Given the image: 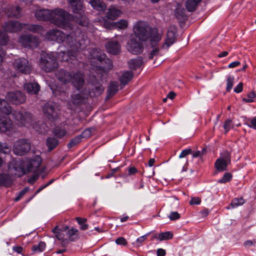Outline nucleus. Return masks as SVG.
I'll return each instance as SVG.
<instances>
[{"label": "nucleus", "mask_w": 256, "mask_h": 256, "mask_svg": "<svg viewBox=\"0 0 256 256\" xmlns=\"http://www.w3.org/2000/svg\"><path fill=\"white\" fill-rule=\"evenodd\" d=\"M248 122H250L248 124L249 127L256 130V116L248 120Z\"/></svg>", "instance_id": "8fccbe9b"}, {"label": "nucleus", "mask_w": 256, "mask_h": 256, "mask_svg": "<svg viewBox=\"0 0 256 256\" xmlns=\"http://www.w3.org/2000/svg\"><path fill=\"white\" fill-rule=\"evenodd\" d=\"M230 154L228 152H225L223 156L218 158L215 162V168L219 171L226 170L228 164L230 162Z\"/></svg>", "instance_id": "dca6fc26"}, {"label": "nucleus", "mask_w": 256, "mask_h": 256, "mask_svg": "<svg viewBox=\"0 0 256 256\" xmlns=\"http://www.w3.org/2000/svg\"><path fill=\"white\" fill-rule=\"evenodd\" d=\"M13 250L18 254H21L22 252L23 248L20 246H15L13 247Z\"/></svg>", "instance_id": "e2e57ef3"}, {"label": "nucleus", "mask_w": 256, "mask_h": 256, "mask_svg": "<svg viewBox=\"0 0 256 256\" xmlns=\"http://www.w3.org/2000/svg\"><path fill=\"white\" fill-rule=\"evenodd\" d=\"M66 235L70 241H74L78 238V230L76 228H72L67 230Z\"/></svg>", "instance_id": "f704fd0d"}, {"label": "nucleus", "mask_w": 256, "mask_h": 256, "mask_svg": "<svg viewBox=\"0 0 256 256\" xmlns=\"http://www.w3.org/2000/svg\"><path fill=\"white\" fill-rule=\"evenodd\" d=\"M28 190L29 188L26 187L21 190L19 192L18 195L15 198V201L17 202L19 200L26 194V193L28 192Z\"/></svg>", "instance_id": "09e8293b"}, {"label": "nucleus", "mask_w": 256, "mask_h": 256, "mask_svg": "<svg viewBox=\"0 0 256 256\" xmlns=\"http://www.w3.org/2000/svg\"><path fill=\"white\" fill-rule=\"evenodd\" d=\"M8 42V38L6 33L0 30V46L6 45Z\"/></svg>", "instance_id": "79ce46f5"}, {"label": "nucleus", "mask_w": 256, "mask_h": 256, "mask_svg": "<svg viewBox=\"0 0 256 256\" xmlns=\"http://www.w3.org/2000/svg\"><path fill=\"white\" fill-rule=\"evenodd\" d=\"M134 33L140 41H146L148 38L153 46V43L158 42L162 38V34L158 28H152L145 22H138L134 26Z\"/></svg>", "instance_id": "39448f33"}, {"label": "nucleus", "mask_w": 256, "mask_h": 256, "mask_svg": "<svg viewBox=\"0 0 256 256\" xmlns=\"http://www.w3.org/2000/svg\"><path fill=\"white\" fill-rule=\"evenodd\" d=\"M56 75L58 79L64 84L72 82L76 89L80 90L84 85V74L79 71L69 72L61 69L56 72Z\"/></svg>", "instance_id": "0eeeda50"}, {"label": "nucleus", "mask_w": 256, "mask_h": 256, "mask_svg": "<svg viewBox=\"0 0 256 256\" xmlns=\"http://www.w3.org/2000/svg\"><path fill=\"white\" fill-rule=\"evenodd\" d=\"M63 88L62 87H57L56 89L51 88L53 94L55 96H60V98L62 100H66L68 96V94L66 90H62Z\"/></svg>", "instance_id": "a878e982"}, {"label": "nucleus", "mask_w": 256, "mask_h": 256, "mask_svg": "<svg viewBox=\"0 0 256 256\" xmlns=\"http://www.w3.org/2000/svg\"><path fill=\"white\" fill-rule=\"evenodd\" d=\"M24 89L28 93L36 94L40 90V86L36 82L26 83L24 84Z\"/></svg>", "instance_id": "5701e85b"}, {"label": "nucleus", "mask_w": 256, "mask_h": 256, "mask_svg": "<svg viewBox=\"0 0 256 256\" xmlns=\"http://www.w3.org/2000/svg\"><path fill=\"white\" fill-rule=\"evenodd\" d=\"M117 244L125 246L127 244L126 240L123 237H120L116 240Z\"/></svg>", "instance_id": "603ef678"}, {"label": "nucleus", "mask_w": 256, "mask_h": 256, "mask_svg": "<svg viewBox=\"0 0 256 256\" xmlns=\"http://www.w3.org/2000/svg\"><path fill=\"white\" fill-rule=\"evenodd\" d=\"M142 64V60L140 58L132 59L128 62L130 68L132 70H136L137 68L140 67Z\"/></svg>", "instance_id": "473e14b6"}, {"label": "nucleus", "mask_w": 256, "mask_h": 256, "mask_svg": "<svg viewBox=\"0 0 256 256\" xmlns=\"http://www.w3.org/2000/svg\"><path fill=\"white\" fill-rule=\"evenodd\" d=\"M200 202V200L198 198H192L190 202L191 205L198 204Z\"/></svg>", "instance_id": "13d9d810"}, {"label": "nucleus", "mask_w": 256, "mask_h": 256, "mask_svg": "<svg viewBox=\"0 0 256 256\" xmlns=\"http://www.w3.org/2000/svg\"><path fill=\"white\" fill-rule=\"evenodd\" d=\"M35 16L39 20H50L52 23L63 29H74L70 22L72 18V16L63 9L57 8L53 10H40L36 12Z\"/></svg>", "instance_id": "20e7f679"}, {"label": "nucleus", "mask_w": 256, "mask_h": 256, "mask_svg": "<svg viewBox=\"0 0 256 256\" xmlns=\"http://www.w3.org/2000/svg\"><path fill=\"white\" fill-rule=\"evenodd\" d=\"M38 178V176L34 174V175H33L30 178L28 179V183H30V184H32Z\"/></svg>", "instance_id": "bf43d9fd"}, {"label": "nucleus", "mask_w": 256, "mask_h": 256, "mask_svg": "<svg viewBox=\"0 0 256 256\" xmlns=\"http://www.w3.org/2000/svg\"><path fill=\"white\" fill-rule=\"evenodd\" d=\"M234 81V77L233 76H229L226 80V90L228 92L230 91L233 86Z\"/></svg>", "instance_id": "a18cd8bd"}, {"label": "nucleus", "mask_w": 256, "mask_h": 256, "mask_svg": "<svg viewBox=\"0 0 256 256\" xmlns=\"http://www.w3.org/2000/svg\"><path fill=\"white\" fill-rule=\"evenodd\" d=\"M176 16L180 21H184L186 19V11L184 8L178 5L176 10Z\"/></svg>", "instance_id": "c85d7f7f"}, {"label": "nucleus", "mask_w": 256, "mask_h": 256, "mask_svg": "<svg viewBox=\"0 0 256 256\" xmlns=\"http://www.w3.org/2000/svg\"><path fill=\"white\" fill-rule=\"evenodd\" d=\"M122 14V12L115 6H110L106 14V18L108 20H114Z\"/></svg>", "instance_id": "4be33fe9"}, {"label": "nucleus", "mask_w": 256, "mask_h": 256, "mask_svg": "<svg viewBox=\"0 0 256 256\" xmlns=\"http://www.w3.org/2000/svg\"><path fill=\"white\" fill-rule=\"evenodd\" d=\"M10 152V148L6 142H0V153L8 154Z\"/></svg>", "instance_id": "a19ab883"}, {"label": "nucleus", "mask_w": 256, "mask_h": 256, "mask_svg": "<svg viewBox=\"0 0 256 256\" xmlns=\"http://www.w3.org/2000/svg\"><path fill=\"white\" fill-rule=\"evenodd\" d=\"M54 134L58 138H62L64 136L66 133V130L60 126L56 127L54 130Z\"/></svg>", "instance_id": "4c0bfd02"}, {"label": "nucleus", "mask_w": 256, "mask_h": 256, "mask_svg": "<svg viewBox=\"0 0 256 256\" xmlns=\"http://www.w3.org/2000/svg\"><path fill=\"white\" fill-rule=\"evenodd\" d=\"M82 137L80 135L76 136L71 140L70 142L68 144V148H72L76 144H79L81 141Z\"/></svg>", "instance_id": "c03bdc74"}, {"label": "nucleus", "mask_w": 256, "mask_h": 256, "mask_svg": "<svg viewBox=\"0 0 256 256\" xmlns=\"http://www.w3.org/2000/svg\"><path fill=\"white\" fill-rule=\"evenodd\" d=\"M242 83L240 82L237 86L234 88V92L236 93H240L242 90Z\"/></svg>", "instance_id": "5fc2aeb1"}, {"label": "nucleus", "mask_w": 256, "mask_h": 256, "mask_svg": "<svg viewBox=\"0 0 256 256\" xmlns=\"http://www.w3.org/2000/svg\"><path fill=\"white\" fill-rule=\"evenodd\" d=\"M30 144L26 139H20L14 143V152L18 156L26 154L30 149Z\"/></svg>", "instance_id": "ddd939ff"}, {"label": "nucleus", "mask_w": 256, "mask_h": 256, "mask_svg": "<svg viewBox=\"0 0 256 256\" xmlns=\"http://www.w3.org/2000/svg\"><path fill=\"white\" fill-rule=\"evenodd\" d=\"M166 255V252L162 248H158L157 250V256H164Z\"/></svg>", "instance_id": "0e129e2a"}, {"label": "nucleus", "mask_w": 256, "mask_h": 256, "mask_svg": "<svg viewBox=\"0 0 256 256\" xmlns=\"http://www.w3.org/2000/svg\"><path fill=\"white\" fill-rule=\"evenodd\" d=\"M118 84L117 82H112L107 90V98L114 96L118 90Z\"/></svg>", "instance_id": "393cba45"}, {"label": "nucleus", "mask_w": 256, "mask_h": 256, "mask_svg": "<svg viewBox=\"0 0 256 256\" xmlns=\"http://www.w3.org/2000/svg\"><path fill=\"white\" fill-rule=\"evenodd\" d=\"M45 38L48 40L54 41L58 43L64 42L70 48L66 52L63 50L64 48V46H61L57 53H42L40 66L46 72H50L58 67L56 54L58 58L62 62L76 60L78 52L84 49L89 42L84 34L79 28H76L74 32L66 34L57 29L51 30L46 33Z\"/></svg>", "instance_id": "f257e3e1"}, {"label": "nucleus", "mask_w": 256, "mask_h": 256, "mask_svg": "<svg viewBox=\"0 0 256 256\" xmlns=\"http://www.w3.org/2000/svg\"><path fill=\"white\" fill-rule=\"evenodd\" d=\"M240 62H238V61H235V62H232L231 63H230L228 66V68H236V67H237L238 66L240 65Z\"/></svg>", "instance_id": "052dcab7"}, {"label": "nucleus", "mask_w": 256, "mask_h": 256, "mask_svg": "<svg viewBox=\"0 0 256 256\" xmlns=\"http://www.w3.org/2000/svg\"><path fill=\"white\" fill-rule=\"evenodd\" d=\"M175 96H176V94L174 92H170L167 95V98L172 100L174 98Z\"/></svg>", "instance_id": "774afa93"}, {"label": "nucleus", "mask_w": 256, "mask_h": 256, "mask_svg": "<svg viewBox=\"0 0 256 256\" xmlns=\"http://www.w3.org/2000/svg\"><path fill=\"white\" fill-rule=\"evenodd\" d=\"M232 178V175L229 172H226L223 176L218 180V182L224 184L230 182Z\"/></svg>", "instance_id": "58836bf2"}, {"label": "nucleus", "mask_w": 256, "mask_h": 256, "mask_svg": "<svg viewBox=\"0 0 256 256\" xmlns=\"http://www.w3.org/2000/svg\"><path fill=\"white\" fill-rule=\"evenodd\" d=\"M150 233H147L144 236H141L139 238H138L136 240V242L139 244H142V242H144L147 238V236L149 235Z\"/></svg>", "instance_id": "4d7b16f0"}, {"label": "nucleus", "mask_w": 256, "mask_h": 256, "mask_svg": "<svg viewBox=\"0 0 256 256\" xmlns=\"http://www.w3.org/2000/svg\"><path fill=\"white\" fill-rule=\"evenodd\" d=\"M127 48L132 54H138L142 52V44L136 38H132L128 42Z\"/></svg>", "instance_id": "f3484780"}, {"label": "nucleus", "mask_w": 256, "mask_h": 256, "mask_svg": "<svg viewBox=\"0 0 256 256\" xmlns=\"http://www.w3.org/2000/svg\"><path fill=\"white\" fill-rule=\"evenodd\" d=\"M76 220L80 226V228L82 230H86L88 228V224H86L87 220L86 218L77 217Z\"/></svg>", "instance_id": "ea45409f"}, {"label": "nucleus", "mask_w": 256, "mask_h": 256, "mask_svg": "<svg viewBox=\"0 0 256 256\" xmlns=\"http://www.w3.org/2000/svg\"><path fill=\"white\" fill-rule=\"evenodd\" d=\"M133 78V73L130 71L124 72L120 76V80L123 85L126 84Z\"/></svg>", "instance_id": "cd10ccee"}, {"label": "nucleus", "mask_w": 256, "mask_h": 256, "mask_svg": "<svg viewBox=\"0 0 256 256\" xmlns=\"http://www.w3.org/2000/svg\"><path fill=\"white\" fill-rule=\"evenodd\" d=\"M205 152H206L205 149H203L202 151H199V150L196 151V152H194V153H193L192 156H193V158L198 157L200 156L203 155L205 153Z\"/></svg>", "instance_id": "6e6d98bb"}, {"label": "nucleus", "mask_w": 256, "mask_h": 256, "mask_svg": "<svg viewBox=\"0 0 256 256\" xmlns=\"http://www.w3.org/2000/svg\"><path fill=\"white\" fill-rule=\"evenodd\" d=\"M14 66L18 72L28 74H30L32 66L28 60L25 58H21L16 59L13 63Z\"/></svg>", "instance_id": "9b49d317"}, {"label": "nucleus", "mask_w": 256, "mask_h": 256, "mask_svg": "<svg viewBox=\"0 0 256 256\" xmlns=\"http://www.w3.org/2000/svg\"><path fill=\"white\" fill-rule=\"evenodd\" d=\"M89 2L98 11L104 12L106 9V5L100 0H90Z\"/></svg>", "instance_id": "b1692460"}, {"label": "nucleus", "mask_w": 256, "mask_h": 256, "mask_svg": "<svg viewBox=\"0 0 256 256\" xmlns=\"http://www.w3.org/2000/svg\"><path fill=\"white\" fill-rule=\"evenodd\" d=\"M245 203V200L242 198H234L230 205L226 207L227 209L234 208L242 205Z\"/></svg>", "instance_id": "7c9ffc66"}, {"label": "nucleus", "mask_w": 256, "mask_h": 256, "mask_svg": "<svg viewBox=\"0 0 256 256\" xmlns=\"http://www.w3.org/2000/svg\"><path fill=\"white\" fill-rule=\"evenodd\" d=\"M18 42L24 48H34L38 46L40 40L35 36L25 34L19 38Z\"/></svg>", "instance_id": "4468645a"}, {"label": "nucleus", "mask_w": 256, "mask_h": 256, "mask_svg": "<svg viewBox=\"0 0 256 256\" xmlns=\"http://www.w3.org/2000/svg\"><path fill=\"white\" fill-rule=\"evenodd\" d=\"M232 128L233 124L232 120L230 119L226 120L224 124V128L225 130V133H227Z\"/></svg>", "instance_id": "37998d69"}, {"label": "nucleus", "mask_w": 256, "mask_h": 256, "mask_svg": "<svg viewBox=\"0 0 256 256\" xmlns=\"http://www.w3.org/2000/svg\"><path fill=\"white\" fill-rule=\"evenodd\" d=\"M74 13L76 14L74 20L78 24L86 26L88 20L84 14V8L82 0H68Z\"/></svg>", "instance_id": "6e6552de"}, {"label": "nucleus", "mask_w": 256, "mask_h": 256, "mask_svg": "<svg viewBox=\"0 0 256 256\" xmlns=\"http://www.w3.org/2000/svg\"><path fill=\"white\" fill-rule=\"evenodd\" d=\"M168 218L172 220H176L180 218V214L176 212H172L170 214Z\"/></svg>", "instance_id": "de8ad7c7"}, {"label": "nucleus", "mask_w": 256, "mask_h": 256, "mask_svg": "<svg viewBox=\"0 0 256 256\" xmlns=\"http://www.w3.org/2000/svg\"><path fill=\"white\" fill-rule=\"evenodd\" d=\"M107 52L111 54L116 55L120 51V46L118 42L115 40H110L106 44Z\"/></svg>", "instance_id": "412c9836"}, {"label": "nucleus", "mask_w": 256, "mask_h": 256, "mask_svg": "<svg viewBox=\"0 0 256 256\" xmlns=\"http://www.w3.org/2000/svg\"><path fill=\"white\" fill-rule=\"evenodd\" d=\"M45 242H40L38 244H35L32 248V250L34 254L39 253L43 252L46 248Z\"/></svg>", "instance_id": "c9c22d12"}, {"label": "nucleus", "mask_w": 256, "mask_h": 256, "mask_svg": "<svg viewBox=\"0 0 256 256\" xmlns=\"http://www.w3.org/2000/svg\"><path fill=\"white\" fill-rule=\"evenodd\" d=\"M96 22H100V24L108 29L119 28L122 30L126 28L128 25L127 20H121L118 22H110L106 17L98 18Z\"/></svg>", "instance_id": "f8f14e48"}, {"label": "nucleus", "mask_w": 256, "mask_h": 256, "mask_svg": "<svg viewBox=\"0 0 256 256\" xmlns=\"http://www.w3.org/2000/svg\"><path fill=\"white\" fill-rule=\"evenodd\" d=\"M90 59L92 68L90 71V80L93 79L100 82L106 78L108 72L113 67L112 62L106 58V54L98 48L90 50Z\"/></svg>", "instance_id": "7ed1b4c3"}, {"label": "nucleus", "mask_w": 256, "mask_h": 256, "mask_svg": "<svg viewBox=\"0 0 256 256\" xmlns=\"http://www.w3.org/2000/svg\"><path fill=\"white\" fill-rule=\"evenodd\" d=\"M254 244L252 240H246L244 243V245L246 246H252Z\"/></svg>", "instance_id": "338daca9"}, {"label": "nucleus", "mask_w": 256, "mask_h": 256, "mask_svg": "<svg viewBox=\"0 0 256 256\" xmlns=\"http://www.w3.org/2000/svg\"><path fill=\"white\" fill-rule=\"evenodd\" d=\"M202 0H188L186 2V7L188 12L194 11Z\"/></svg>", "instance_id": "c756f323"}, {"label": "nucleus", "mask_w": 256, "mask_h": 256, "mask_svg": "<svg viewBox=\"0 0 256 256\" xmlns=\"http://www.w3.org/2000/svg\"><path fill=\"white\" fill-rule=\"evenodd\" d=\"M192 150L190 148L185 149L183 150L179 156V158H183L188 154H191Z\"/></svg>", "instance_id": "3c124183"}, {"label": "nucleus", "mask_w": 256, "mask_h": 256, "mask_svg": "<svg viewBox=\"0 0 256 256\" xmlns=\"http://www.w3.org/2000/svg\"><path fill=\"white\" fill-rule=\"evenodd\" d=\"M56 238L60 240H62L64 238V236L62 234H61L60 232H58L56 235Z\"/></svg>", "instance_id": "69168bd1"}, {"label": "nucleus", "mask_w": 256, "mask_h": 256, "mask_svg": "<svg viewBox=\"0 0 256 256\" xmlns=\"http://www.w3.org/2000/svg\"><path fill=\"white\" fill-rule=\"evenodd\" d=\"M11 177L6 174H0V186H10L12 184Z\"/></svg>", "instance_id": "bb28decb"}, {"label": "nucleus", "mask_w": 256, "mask_h": 256, "mask_svg": "<svg viewBox=\"0 0 256 256\" xmlns=\"http://www.w3.org/2000/svg\"><path fill=\"white\" fill-rule=\"evenodd\" d=\"M58 144V140L54 138H48L46 140V146L49 150H52Z\"/></svg>", "instance_id": "72a5a7b5"}, {"label": "nucleus", "mask_w": 256, "mask_h": 256, "mask_svg": "<svg viewBox=\"0 0 256 256\" xmlns=\"http://www.w3.org/2000/svg\"><path fill=\"white\" fill-rule=\"evenodd\" d=\"M9 168L11 171L14 170L13 174L17 176H22L28 172L27 168H25L21 162H12Z\"/></svg>", "instance_id": "a211bd4d"}, {"label": "nucleus", "mask_w": 256, "mask_h": 256, "mask_svg": "<svg viewBox=\"0 0 256 256\" xmlns=\"http://www.w3.org/2000/svg\"><path fill=\"white\" fill-rule=\"evenodd\" d=\"M91 135V130L90 129H86L80 135L82 138H87Z\"/></svg>", "instance_id": "864d4df0"}, {"label": "nucleus", "mask_w": 256, "mask_h": 256, "mask_svg": "<svg viewBox=\"0 0 256 256\" xmlns=\"http://www.w3.org/2000/svg\"><path fill=\"white\" fill-rule=\"evenodd\" d=\"M6 98L8 100L14 104H20L26 101L25 95L20 90L8 92Z\"/></svg>", "instance_id": "2eb2a0df"}, {"label": "nucleus", "mask_w": 256, "mask_h": 256, "mask_svg": "<svg viewBox=\"0 0 256 256\" xmlns=\"http://www.w3.org/2000/svg\"><path fill=\"white\" fill-rule=\"evenodd\" d=\"M128 175H132L137 172V170L134 167H131L128 169Z\"/></svg>", "instance_id": "680f3d73"}, {"label": "nucleus", "mask_w": 256, "mask_h": 256, "mask_svg": "<svg viewBox=\"0 0 256 256\" xmlns=\"http://www.w3.org/2000/svg\"><path fill=\"white\" fill-rule=\"evenodd\" d=\"M19 12V8L18 6H13L10 8H8L6 11V14L8 17L16 16Z\"/></svg>", "instance_id": "e433bc0d"}, {"label": "nucleus", "mask_w": 256, "mask_h": 256, "mask_svg": "<svg viewBox=\"0 0 256 256\" xmlns=\"http://www.w3.org/2000/svg\"><path fill=\"white\" fill-rule=\"evenodd\" d=\"M42 158L36 156L31 159L27 164L26 168L28 172H36L42 164Z\"/></svg>", "instance_id": "6ab92c4d"}, {"label": "nucleus", "mask_w": 256, "mask_h": 256, "mask_svg": "<svg viewBox=\"0 0 256 256\" xmlns=\"http://www.w3.org/2000/svg\"><path fill=\"white\" fill-rule=\"evenodd\" d=\"M176 28L174 26H170L168 30L165 44L169 47L176 41Z\"/></svg>", "instance_id": "aec40b11"}, {"label": "nucleus", "mask_w": 256, "mask_h": 256, "mask_svg": "<svg viewBox=\"0 0 256 256\" xmlns=\"http://www.w3.org/2000/svg\"><path fill=\"white\" fill-rule=\"evenodd\" d=\"M158 43V42H156V43L154 42L153 46H152L153 48V50H152V51L151 52L150 54V59H152L154 58V56H156L158 53V52L159 51L158 48L157 47H155V46ZM150 44H152L150 43ZM151 45H152V44H151Z\"/></svg>", "instance_id": "49530a36"}, {"label": "nucleus", "mask_w": 256, "mask_h": 256, "mask_svg": "<svg viewBox=\"0 0 256 256\" xmlns=\"http://www.w3.org/2000/svg\"><path fill=\"white\" fill-rule=\"evenodd\" d=\"M59 110L58 105L54 102H47L43 106L44 116L50 120H54L58 117Z\"/></svg>", "instance_id": "9d476101"}, {"label": "nucleus", "mask_w": 256, "mask_h": 256, "mask_svg": "<svg viewBox=\"0 0 256 256\" xmlns=\"http://www.w3.org/2000/svg\"><path fill=\"white\" fill-rule=\"evenodd\" d=\"M173 236L172 234L170 232H161L158 236H154L153 238H156L160 241L168 240L172 238Z\"/></svg>", "instance_id": "2f4dec72"}, {"label": "nucleus", "mask_w": 256, "mask_h": 256, "mask_svg": "<svg viewBox=\"0 0 256 256\" xmlns=\"http://www.w3.org/2000/svg\"><path fill=\"white\" fill-rule=\"evenodd\" d=\"M11 113L15 120L21 126L33 128L40 134H44L48 130V126L42 122L33 123L32 116L28 112L14 111L12 112L11 106L5 100L0 98V131L2 132H6L12 128V122L8 117Z\"/></svg>", "instance_id": "f03ea898"}, {"label": "nucleus", "mask_w": 256, "mask_h": 256, "mask_svg": "<svg viewBox=\"0 0 256 256\" xmlns=\"http://www.w3.org/2000/svg\"><path fill=\"white\" fill-rule=\"evenodd\" d=\"M90 83L92 84L93 88H91L92 90L85 88L84 90H80L84 85L80 88L77 90L78 93H74L71 96L72 102L74 104H80L86 103L88 96L95 97L100 95L104 90V87L100 84V82L94 80L93 79V82L88 80Z\"/></svg>", "instance_id": "423d86ee"}, {"label": "nucleus", "mask_w": 256, "mask_h": 256, "mask_svg": "<svg viewBox=\"0 0 256 256\" xmlns=\"http://www.w3.org/2000/svg\"><path fill=\"white\" fill-rule=\"evenodd\" d=\"M3 28L7 32H17L22 29H26L32 32H38L42 29L40 25L22 24L16 20H8L4 23Z\"/></svg>", "instance_id": "1a4fd4ad"}]
</instances>
